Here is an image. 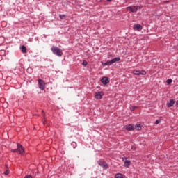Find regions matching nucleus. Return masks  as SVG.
<instances>
[{
    "instance_id": "nucleus-1",
    "label": "nucleus",
    "mask_w": 178,
    "mask_h": 178,
    "mask_svg": "<svg viewBox=\"0 0 178 178\" xmlns=\"http://www.w3.org/2000/svg\"><path fill=\"white\" fill-rule=\"evenodd\" d=\"M51 51L54 55H56V56H62V55H63V51H62V49H60L59 47H56L55 46H53L51 47Z\"/></svg>"
},
{
    "instance_id": "nucleus-2",
    "label": "nucleus",
    "mask_w": 178,
    "mask_h": 178,
    "mask_svg": "<svg viewBox=\"0 0 178 178\" xmlns=\"http://www.w3.org/2000/svg\"><path fill=\"white\" fill-rule=\"evenodd\" d=\"M143 6H131L127 7V10L130 12V13H136L138 9H141Z\"/></svg>"
},
{
    "instance_id": "nucleus-3",
    "label": "nucleus",
    "mask_w": 178,
    "mask_h": 178,
    "mask_svg": "<svg viewBox=\"0 0 178 178\" xmlns=\"http://www.w3.org/2000/svg\"><path fill=\"white\" fill-rule=\"evenodd\" d=\"M132 73L134 74V76H145L147 74V72L145 70H134L132 71Z\"/></svg>"
},
{
    "instance_id": "nucleus-4",
    "label": "nucleus",
    "mask_w": 178,
    "mask_h": 178,
    "mask_svg": "<svg viewBox=\"0 0 178 178\" xmlns=\"http://www.w3.org/2000/svg\"><path fill=\"white\" fill-rule=\"evenodd\" d=\"M38 87L40 90H42V91H44L45 90V82L42 79H38Z\"/></svg>"
},
{
    "instance_id": "nucleus-5",
    "label": "nucleus",
    "mask_w": 178,
    "mask_h": 178,
    "mask_svg": "<svg viewBox=\"0 0 178 178\" xmlns=\"http://www.w3.org/2000/svg\"><path fill=\"white\" fill-rule=\"evenodd\" d=\"M97 163L99 165L101 166V168H103L104 169H108L109 168V165H108V163H106V162L105 161H98Z\"/></svg>"
},
{
    "instance_id": "nucleus-6",
    "label": "nucleus",
    "mask_w": 178,
    "mask_h": 178,
    "mask_svg": "<svg viewBox=\"0 0 178 178\" xmlns=\"http://www.w3.org/2000/svg\"><path fill=\"white\" fill-rule=\"evenodd\" d=\"M17 152L20 155L24 152V148H23V146L19 143H17Z\"/></svg>"
},
{
    "instance_id": "nucleus-7",
    "label": "nucleus",
    "mask_w": 178,
    "mask_h": 178,
    "mask_svg": "<svg viewBox=\"0 0 178 178\" xmlns=\"http://www.w3.org/2000/svg\"><path fill=\"white\" fill-rule=\"evenodd\" d=\"M134 31H141L143 30V26L140 24H134L133 26Z\"/></svg>"
},
{
    "instance_id": "nucleus-8",
    "label": "nucleus",
    "mask_w": 178,
    "mask_h": 178,
    "mask_svg": "<svg viewBox=\"0 0 178 178\" xmlns=\"http://www.w3.org/2000/svg\"><path fill=\"white\" fill-rule=\"evenodd\" d=\"M122 161L124 163L125 168H129L130 167V161L127 160V158L126 157H122Z\"/></svg>"
},
{
    "instance_id": "nucleus-9",
    "label": "nucleus",
    "mask_w": 178,
    "mask_h": 178,
    "mask_svg": "<svg viewBox=\"0 0 178 178\" xmlns=\"http://www.w3.org/2000/svg\"><path fill=\"white\" fill-rule=\"evenodd\" d=\"M103 96L104 92H97L95 95V98L96 99H102Z\"/></svg>"
},
{
    "instance_id": "nucleus-10",
    "label": "nucleus",
    "mask_w": 178,
    "mask_h": 178,
    "mask_svg": "<svg viewBox=\"0 0 178 178\" xmlns=\"http://www.w3.org/2000/svg\"><path fill=\"white\" fill-rule=\"evenodd\" d=\"M101 83H102V84H104V86H106V84L109 83V79L104 76L101 79Z\"/></svg>"
},
{
    "instance_id": "nucleus-11",
    "label": "nucleus",
    "mask_w": 178,
    "mask_h": 178,
    "mask_svg": "<svg viewBox=\"0 0 178 178\" xmlns=\"http://www.w3.org/2000/svg\"><path fill=\"white\" fill-rule=\"evenodd\" d=\"M126 130L127 131H133L134 130V126L133 124H128L126 126Z\"/></svg>"
},
{
    "instance_id": "nucleus-12",
    "label": "nucleus",
    "mask_w": 178,
    "mask_h": 178,
    "mask_svg": "<svg viewBox=\"0 0 178 178\" xmlns=\"http://www.w3.org/2000/svg\"><path fill=\"white\" fill-rule=\"evenodd\" d=\"M175 105V100L170 99L169 102H167L168 108H172Z\"/></svg>"
},
{
    "instance_id": "nucleus-13",
    "label": "nucleus",
    "mask_w": 178,
    "mask_h": 178,
    "mask_svg": "<svg viewBox=\"0 0 178 178\" xmlns=\"http://www.w3.org/2000/svg\"><path fill=\"white\" fill-rule=\"evenodd\" d=\"M120 60V58L119 57L113 58L110 60V63L111 65H113V63H116V62H119Z\"/></svg>"
},
{
    "instance_id": "nucleus-14",
    "label": "nucleus",
    "mask_w": 178,
    "mask_h": 178,
    "mask_svg": "<svg viewBox=\"0 0 178 178\" xmlns=\"http://www.w3.org/2000/svg\"><path fill=\"white\" fill-rule=\"evenodd\" d=\"M20 49H21V51L22 52V54H26V52H27V48L26 47V46L22 45V46L20 47Z\"/></svg>"
},
{
    "instance_id": "nucleus-15",
    "label": "nucleus",
    "mask_w": 178,
    "mask_h": 178,
    "mask_svg": "<svg viewBox=\"0 0 178 178\" xmlns=\"http://www.w3.org/2000/svg\"><path fill=\"white\" fill-rule=\"evenodd\" d=\"M102 65L103 66H111L112 64L111 63V60H108L106 63H102Z\"/></svg>"
},
{
    "instance_id": "nucleus-16",
    "label": "nucleus",
    "mask_w": 178,
    "mask_h": 178,
    "mask_svg": "<svg viewBox=\"0 0 178 178\" xmlns=\"http://www.w3.org/2000/svg\"><path fill=\"white\" fill-rule=\"evenodd\" d=\"M115 178H123V175H122L121 173H117L115 175Z\"/></svg>"
},
{
    "instance_id": "nucleus-17",
    "label": "nucleus",
    "mask_w": 178,
    "mask_h": 178,
    "mask_svg": "<svg viewBox=\"0 0 178 178\" xmlns=\"http://www.w3.org/2000/svg\"><path fill=\"white\" fill-rule=\"evenodd\" d=\"M135 129H136V130H138V131L141 130V124H136L135 126Z\"/></svg>"
},
{
    "instance_id": "nucleus-18",
    "label": "nucleus",
    "mask_w": 178,
    "mask_h": 178,
    "mask_svg": "<svg viewBox=\"0 0 178 178\" xmlns=\"http://www.w3.org/2000/svg\"><path fill=\"white\" fill-rule=\"evenodd\" d=\"M59 17L61 20H63V19H65L66 18V15H59Z\"/></svg>"
},
{
    "instance_id": "nucleus-19",
    "label": "nucleus",
    "mask_w": 178,
    "mask_h": 178,
    "mask_svg": "<svg viewBox=\"0 0 178 178\" xmlns=\"http://www.w3.org/2000/svg\"><path fill=\"white\" fill-rule=\"evenodd\" d=\"M83 66H87V65H88V63L86 60H83V62L82 63Z\"/></svg>"
},
{
    "instance_id": "nucleus-20",
    "label": "nucleus",
    "mask_w": 178,
    "mask_h": 178,
    "mask_svg": "<svg viewBox=\"0 0 178 178\" xmlns=\"http://www.w3.org/2000/svg\"><path fill=\"white\" fill-rule=\"evenodd\" d=\"M172 79H168L167 81H166V82H167V84H171L172 83Z\"/></svg>"
},
{
    "instance_id": "nucleus-21",
    "label": "nucleus",
    "mask_w": 178,
    "mask_h": 178,
    "mask_svg": "<svg viewBox=\"0 0 178 178\" xmlns=\"http://www.w3.org/2000/svg\"><path fill=\"white\" fill-rule=\"evenodd\" d=\"M10 173L9 170H7L4 172V175H6V176H8V174Z\"/></svg>"
},
{
    "instance_id": "nucleus-22",
    "label": "nucleus",
    "mask_w": 178,
    "mask_h": 178,
    "mask_svg": "<svg viewBox=\"0 0 178 178\" xmlns=\"http://www.w3.org/2000/svg\"><path fill=\"white\" fill-rule=\"evenodd\" d=\"M136 108H137L136 106H131L130 108V110L131 111V112H133V111H134V109H136Z\"/></svg>"
},
{
    "instance_id": "nucleus-23",
    "label": "nucleus",
    "mask_w": 178,
    "mask_h": 178,
    "mask_svg": "<svg viewBox=\"0 0 178 178\" xmlns=\"http://www.w3.org/2000/svg\"><path fill=\"white\" fill-rule=\"evenodd\" d=\"M159 123H161V120H156V122H155L156 124H159Z\"/></svg>"
},
{
    "instance_id": "nucleus-24",
    "label": "nucleus",
    "mask_w": 178,
    "mask_h": 178,
    "mask_svg": "<svg viewBox=\"0 0 178 178\" xmlns=\"http://www.w3.org/2000/svg\"><path fill=\"white\" fill-rule=\"evenodd\" d=\"M24 178H33V176H31V175H26Z\"/></svg>"
},
{
    "instance_id": "nucleus-25",
    "label": "nucleus",
    "mask_w": 178,
    "mask_h": 178,
    "mask_svg": "<svg viewBox=\"0 0 178 178\" xmlns=\"http://www.w3.org/2000/svg\"><path fill=\"white\" fill-rule=\"evenodd\" d=\"M11 152H17V149H12Z\"/></svg>"
},
{
    "instance_id": "nucleus-26",
    "label": "nucleus",
    "mask_w": 178,
    "mask_h": 178,
    "mask_svg": "<svg viewBox=\"0 0 178 178\" xmlns=\"http://www.w3.org/2000/svg\"><path fill=\"white\" fill-rule=\"evenodd\" d=\"M27 70L28 72H33V70L31 67L28 68Z\"/></svg>"
},
{
    "instance_id": "nucleus-27",
    "label": "nucleus",
    "mask_w": 178,
    "mask_h": 178,
    "mask_svg": "<svg viewBox=\"0 0 178 178\" xmlns=\"http://www.w3.org/2000/svg\"><path fill=\"white\" fill-rule=\"evenodd\" d=\"M176 105L178 106V100L176 102Z\"/></svg>"
},
{
    "instance_id": "nucleus-28",
    "label": "nucleus",
    "mask_w": 178,
    "mask_h": 178,
    "mask_svg": "<svg viewBox=\"0 0 178 178\" xmlns=\"http://www.w3.org/2000/svg\"><path fill=\"white\" fill-rule=\"evenodd\" d=\"M43 124H45V121H43Z\"/></svg>"
},
{
    "instance_id": "nucleus-29",
    "label": "nucleus",
    "mask_w": 178,
    "mask_h": 178,
    "mask_svg": "<svg viewBox=\"0 0 178 178\" xmlns=\"http://www.w3.org/2000/svg\"><path fill=\"white\" fill-rule=\"evenodd\" d=\"M111 1H112V0H107L108 2Z\"/></svg>"
},
{
    "instance_id": "nucleus-30",
    "label": "nucleus",
    "mask_w": 178,
    "mask_h": 178,
    "mask_svg": "<svg viewBox=\"0 0 178 178\" xmlns=\"http://www.w3.org/2000/svg\"><path fill=\"white\" fill-rule=\"evenodd\" d=\"M8 165H6V168H8Z\"/></svg>"
}]
</instances>
